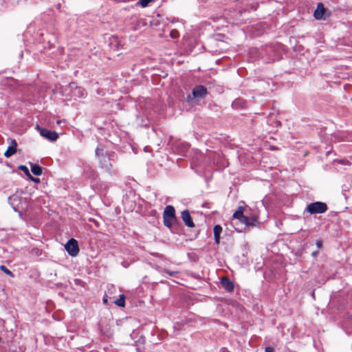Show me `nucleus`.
I'll use <instances>...</instances> for the list:
<instances>
[{
    "label": "nucleus",
    "instance_id": "1",
    "mask_svg": "<svg viewBox=\"0 0 352 352\" xmlns=\"http://www.w3.org/2000/svg\"><path fill=\"white\" fill-rule=\"evenodd\" d=\"M328 210L326 203L321 201H316L307 205L306 211L311 214H322Z\"/></svg>",
    "mask_w": 352,
    "mask_h": 352
},
{
    "label": "nucleus",
    "instance_id": "2",
    "mask_svg": "<svg viewBox=\"0 0 352 352\" xmlns=\"http://www.w3.org/2000/svg\"><path fill=\"white\" fill-rule=\"evenodd\" d=\"M65 248L71 256H76L79 252L78 241L74 239H69L65 245Z\"/></svg>",
    "mask_w": 352,
    "mask_h": 352
},
{
    "label": "nucleus",
    "instance_id": "3",
    "mask_svg": "<svg viewBox=\"0 0 352 352\" xmlns=\"http://www.w3.org/2000/svg\"><path fill=\"white\" fill-rule=\"evenodd\" d=\"M113 156L114 153L113 152L109 155H105L104 157H102V158L99 159L102 168L110 173L113 172V166L111 162V161L113 160Z\"/></svg>",
    "mask_w": 352,
    "mask_h": 352
},
{
    "label": "nucleus",
    "instance_id": "4",
    "mask_svg": "<svg viewBox=\"0 0 352 352\" xmlns=\"http://www.w3.org/2000/svg\"><path fill=\"white\" fill-rule=\"evenodd\" d=\"M36 128L38 129L41 135L50 141L54 142L58 138V134L56 131L41 128L38 125L36 126Z\"/></svg>",
    "mask_w": 352,
    "mask_h": 352
},
{
    "label": "nucleus",
    "instance_id": "5",
    "mask_svg": "<svg viewBox=\"0 0 352 352\" xmlns=\"http://www.w3.org/2000/svg\"><path fill=\"white\" fill-rule=\"evenodd\" d=\"M68 89L70 90L69 94L72 97L82 98L85 94V90L74 82L69 84Z\"/></svg>",
    "mask_w": 352,
    "mask_h": 352
},
{
    "label": "nucleus",
    "instance_id": "6",
    "mask_svg": "<svg viewBox=\"0 0 352 352\" xmlns=\"http://www.w3.org/2000/svg\"><path fill=\"white\" fill-rule=\"evenodd\" d=\"M207 94V89L204 85H197L193 88L192 91V94L195 98H203Z\"/></svg>",
    "mask_w": 352,
    "mask_h": 352
},
{
    "label": "nucleus",
    "instance_id": "7",
    "mask_svg": "<svg viewBox=\"0 0 352 352\" xmlns=\"http://www.w3.org/2000/svg\"><path fill=\"white\" fill-rule=\"evenodd\" d=\"M181 218L185 225L188 228L195 227V223L191 218L190 214L188 210H183L181 212Z\"/></svg>",
    "mask_w": 352,
    "mask_h": 352
},
{
    "label": "nucleus",
    "instance_id": "8",
    "mask_svg": "<svg viewBox=\"0 0 352 352\" xmlns=\"http://www.w3.org/2000/svg\"><path fill=\"white\" fill-rule=\"evenodd\" d=\"M163 218H168L171 219H175V210L173 206H167L163 212Z\"/></svg>",
    "mask_w": 352,
    "mask_h": 352
},
{
    "label": "nucleus",
    "instance_id": "9",
    "mask_svg": "<svg viewBox=\"0 0 352 352\" xmlns=\"http://www.w3.org/2000/svg\"><path fill=\"white\" fill-rule=\"evenodd\" d=\"M17 143L15 140L12 139L10 141V145L8 146V149L6 151L4 155L6 157H10L12 155H14L16 151Z\"/></svg>",
    "mask_w": 352,
    "mask_h": 352
},
{
    "label": "nucleus",
    "instance_id": "10",
    "mask_svg": "<svg viewBox=\"0 0 352 352\" xmlns=\"http://www.w3.org/2000/svg\"><path fill=\"white\" fill-rule=\"evenodd\" d=\"M221 283L223 286V287L227 291V292H232L234 289V284L232 282V280L228 278L227 276H224L221 280Z\"/></svg>",
    "mask_w": 352,
    "mask_h": 352
},
{
    "label": "nucleus",
    "instance_id": "11",
    "mask_svg": "<svg viewBox=\"0 0 352 352\" xmlns=\"http://www.w3.org/2000/svg\"><path fill=\"white\" fill-rule=\"evenodd\" d=\"M325 12V8L322 3H318L317 8L314 12V17L316 19H322Z\"/></svg>",
    "mask_w": 352,
    "mask_h": 352
},
{
    "label": "nucleus",
    "instance_id": "12",
    "mask_svg": "<svg viewBox=\"0 0 352 352\" xmlns=\"http://www.w3.org/2000/svg\"><path fill=\"white\" fill-rule=\"evenodd\" d=\"M233 217L238 219L241 222L242 221H247V216L243 214V207L239 206L233 214Z\"/></svg>",
    "mask_w": 352,
    "mask_h": 352
},
{
    "label": "nucleus",
    "instance_id": "13",
    "mask_svg": "<svg viewBox=\"0 0 352 352\" xmlns=\"http://www.w3.org/2000/svg\"><path fill=\"white\" fill-rule=\"evenodd\" d=\"M213 231L214 241L217 244H219L220 242V234L222 232V228L220 225H216L214 227Z\"/></svg>",
    "mask_w": 352,
    "mask_h": 352
},
{
    "label": "nucleus",
    "instance_id": "14",
    "mask_svg": "<svg viewBox=\"0 0 352 352\" xmlns=\"http://www.w3.org/2000/svg\"><path fill=\"white\" fill-rule=\"evenodd\" d=\"M241 223H244L247 226L254 227L257 225L258 220L257 218L255 217H247V221H242Z\"/></svg>",
    "mask_w": 352,
    "mask_h": 352
},
{
    "label": "nucleus",
    "instance_id": "15",
    "mask_svg": "<svg viewBox=\"0 0 352 352\" xmlns=\"http://www.w3.org/2000/svg\"><path fill=\"white\" fill-rule=\"evenodd\" d=\"M112 152H104V147L102 145H99L96 149V156L100 159L105 155H109Z\"/></svg>",
    "mask_w": 352,
    "mask_h": 352
},
{
    "label": "nucleus",
    "instance_id": "16",
    "mask_svg": "<svg viewBox=\"0 0 352 352\" xmlns=\"http://www.w3.org/2000/svg\"><path fill=\"white\" fill-rule=\"evenodd\" d=\"M31 170H32V173L36 176H40L43 173L42 167L36 164H31Z\"/></svg>",
    "mask_w": 352,
    "mask_h": 352
},
{
    "label": "nucleus",
    "instance_id": "17",
    "mask_svg": "<svg viewBox=\"0 0 352 352\" xmlns=\"http://www.w3.org/2000/svg\"><path fill=\"white\" fill-rule=\"evenodd\" d=\"M114 303L120 307L125 306V296L124 294L120 295V297L114 301Z\"/></svg>",
    "mask_w": 352,
    "mask_h": 352
},
{
    "label": "nucleus",
    "instance_id": "18",
    "mask_svg": "<svg viewBox=\"0 0 352 352\" xmlns=\"http://www.w3.org/2000/svg\"><path fill=\"white\" fill-rule=\"evenodd\" d=\"M0 270L6 274L8 275L9 276L14 278V274L9 270L8 269L5 265H1Z\"/></svg>",
    "mask_w": 352,
    "mask_h": 352
},
{
    "label": "nucleus",
    "instance_id": "19",
    "mask_svg": "<svg viewBox=\"0 0 352 352\" xmlns=\"http://www.w3.org/2000/svg\"><path fill=\"white\" fill-rule=\"evenodd\" d=\"M163 221H164V225L165 226H166L167 228H170L173 225V223L175 222L176 220L168 219V218H163Z\"/></svg>",
    "mask_w": 352,
    "mask_h": 352
},
{
    "label": "nucleus",
    "instance_id": "20",
    "mask_svg": "<svg viewBox=\"0 0 352 352\" xmlns=\"http://www.w3.org/2000/svg\"><path fill=\"white\" fill-rule=\"evenodd\" d=\"M18 197L16 195H12L9 197V201L10 204L12 206L13 208L16 210L15 207L17 206L16 202L17 201Z\"/></svg>",
    "mask_w": 352,
    "mask_h": 352
},
{
    "label": "nucleus",
    "instance_id": "21",
    "mask_svg": "<svg viewBox=\"0 0 352 352\" xmlns=\"http://www.w3.org/2000/svg\"><path fill=\"white\" fill-rule=\"evenodd\" d=\"M19 168L21 170L23 171V172L25 173V174L28 177L30 175V172H29V170H28V167H27L26 166L21 165V166H19Z\"/></svg>",
    "mask_w": 352,
    "mask_h": 352
},
{
    "label": "nucleus",
    "instance_id": "22",
    "mask_svg": "<svg viewBox=\"0 0 352 352\" xmlns=\"http://www.w3.org/2000/svg\"><path fill=\"white\" fill-rule=\"evenodd\" d=\"M179 34L177 30H172L170 32V36L172 38H177L179 36Z\"/></svg>",
    "mask_w": 352,
    "mask_h": 352
},
{
    "label": "nucleus",
    "instance_id": "23",
    "mask_svg": "<svg viewBox=\"0 0 352 352\" xmlns=\"http://www.w3.org/2000/svg\"><path fill=\"white\" fill-rule=\"evenodd\" d=\"M28 177H29V178H30L32 181H33V182H35V183H39V182H40V179H38V178L34 177H32L31 175H30Z\"/></svg>",
    "mask_w": 352,
    "mask_h": 352
},
{
    "label": "nucleus",
    "instance_id": "24",
    "mask_svg": "<svg viewBox=\"0 0 352 352\" xmlns=\"http://www.w3.org/2000/svg\"><path fill=\"white\" fill-rule=\"evenodd\" d=\"M265 352H275L274 349L271 346H267L265 349Z\"/></svg>",
    "mask_w": 352,
    "mask_h": 352
},
{
    "label": "nucleus",
    "instance_id": "25",
    "mask_svg": "<svg viewBox=\"0 0 352 352\" xmlns=\"http://www.w3.org/2000/svg\"><path fill=\"white\" fill-rule=\"evenodd\" d=\"M164 272H165L166 274H168V275H170V276H173L174 274H176V272H170V270H164Z\"/></svg>",
    "mask_w": 352,
    "mask_h": 352
},
{
    "label": "nucleus",
    "instance_id": "26",
    "mask_svg": "<svg viewBox=\"0 0 352 352\" xmlns=\"http://www.w3.org/2000/svg\"><path fill=\"white\" fill-rule=\"evenodd\" d=\"M316 245H317V246H318L319 248H321V246H322V241H320V240L317 241V242H316Z\"/></svg>",
    "mask_w": 352,
    "mask_h": 352
},
{
    "label": "nucleus",
    "instance_id": "27",
    "mask_svg": "<svg viewBox=\"0 0 352 352\" xmlns=\"http://www.w3.org/2000/svg\"><path fill=\"white\" fill-rule=\"evenodd\" d=\"M219 352H230L226 348H221Z\"/></svg>",
    "mask_w": 352,
    "mask_h": 352
},
{
    "label": "nucleus",
    "instance_id": "28",
    "mask_svg": "<svg viewBox=\"0 0 352 352\" xmlns=\"http://www.w3.org/2000/svg\"><path fill=\"white\" fill-rule=\"evenodd\" d=\"M102 300H103L104 304H107V296H104Z\"/></svg>",
    "mask_w": 352,
    "mask_h": 352
},
{
    "label": "nucleus",
    "instance_id": "29",
    "mask_svg": "<svg viewBox=\"0 0 352 352\" xmlns=\"http://www.w3.org/2000/svg\"><path fill=\"white\" fill-rule=\"evenodd\" d=\"M238 102H239V101H238V100H235V101L233 102V105H236Z\"/></svg>",
    "mask_w": 352,
    "mask_h": 352
},
{
    "label": "nucleus",
    "instance_id": "30",
    "mask_svg": "<svg viewBox=\"0 0 352 352\" xmlns=\"http://www.w3.org/2000/svg\"><path fill=\"white\" fill-rule=\"evenodd\" d=\"M252 8L254 9V10H256V6H252Z\"/></svg>",
    "mask_w": 352,
    "mask_h": 352
},
{
    "label": "nucleus",
    "instance_id": "31",
    "mask_svg": "<svg viewBox=\"0 0 352 352\" xmlns=\"http://www.w3.org/2000/svg\"><path fill=\"white\" fill-rule=\"evenodd\" d=\"M57 123H58V124H60V120H58V121H57Z\"/></svg>",
    "mask_w": 352,
    "mask_h": 352
},
{
    "label": "nucleus",
    "instance_id": "32",
    "mask_svg": "<svg viewBox=\"0 0 352 352\" xmlns=\"http://www.w3.org/2000/svg\"><path fill=\"white\" fill-rule=\"evenodd\" d=\"M0 342H1V338H0Z\"/></svg>",
    "mask_w": 352,
    "mask_h": 352
}]
</instances>
